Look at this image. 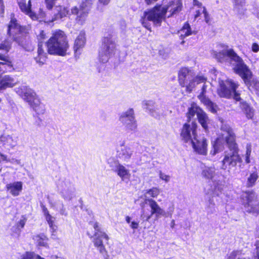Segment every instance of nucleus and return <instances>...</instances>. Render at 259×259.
<instances>
[{
	"label": "nucleus",
	"instance_id": "obj_48",
	"mask_svg": "<svg viewBox=\"0 0 259 259\" xmlns=\"http://www.w3.org/2000/svg\"><path fill=\"white\" fill-rule=\"evenodd\" d=\"M240 252L239 250L233 251L229 255L227 259H235L238 255H239Z\"/></svg>",
	"mask_w": 259,
	"mask_h": 259
},
{
	"label": "nucleus",
	"instance_id": "obj_24",
	"mask_svg": "<svg viewBox=\"0 0 259 259\" xmlns=\"http://www.w3.org/2000/svg\"><path fill=\"white\" fill-rule=\"evenodd\" d=\"M55 10V13L52 19L48 20H45V22L49 23L61 20L63 18L66 17L67 15L72 14L71 12L70 13H69V10L67 7L63 6H58L56 7Z\"/></svg>",
	"mask_w": 259,
	"mask_h": 259
},
{
	"label": "nucleus",
	"instance_id": "obj_14",
	"mask_svg": "<svg viewBox=\"0 0 259 259\" xmlns=\"http://www.w3.org/2000/svg\"><path fill=\"white\" fill-rule=\"evenodd\" d=\"M195 114L197 115L198 121L202 127L205 131H207L209 120L206 113L196 104H193L189 109L188 112V118L190 119L194 117Z\"/></svg>",
	"mask_w": 259,
	"mask_h": 259
},
{
	"label": "nucleus",
	"instance_id": "obj_23",
	"mask_svg": "<svg viewBox=\"0 0 259 259\" xmlns=\"http://www.w3.org/2000/svg\"><path fill=\"white\" fill-rule=\"evenodd\" d=\"M18 5L21 11L28 15L32 20L38 19V16L31 9V1L29 0L27 3L25 0H19Z\"/></svg>",
	"mask_w": 259,
	"mask_h": 259
},
{
	"label": "nucleus",
	"instance_id": "obj_8",
	"mask_svg": "<svg viewBox=\"0 0 259 259\" xmlns=\"http://www.w3.org/2000/svg\"><path fill=\"white\" fill-rule=\"evenodd\" d=\"M201 175L204 178L212 180V184L207 192V194L212 196H220L222 193L224 182L222 180L217 179L214 167H205L202 171Z\"/></svg>",
	"mask_w": 259,
	"mask_h": 259
},
{
	"label": "nucleus",
	"instance_id": "obj_9",
	"mask_svg": "<svg viewBox=\"0 0 259 259\" xmlns=\"http://www.w3.org/2000/svg\"><path fill=\"white\" fill-rule=\"evenodd\" d=\"M117 52L115 38L110 35L105 36L103 39L102 45L99 50V60L103 63H106Z\"/></svg>",
	"mask_w": 259,
	"mask_h": 259
},
{
	"label": "nucleus",
	"instance_id": "obj_62",
	"mask_svg": "<svg viewBox=\"0 0 259 259\" xmlns=\"http://www.w3.org/2000/svg\"><path fill=\"white\" fill-rule=\"evenodd\" d=\"M209 207H210L211 205H212V206H214V203H212V201H211V200L210 199L209 200Z\"/></svg>",
	"mask_w": 259,
	"mask_h": 259
},
{
	"label": "nucleus",
	"instance_id": "obj_60",
	"mask_svg": "<svg viewBox=\"0 0 259 259\" xmlns=\"http://www.w3.org/2000/svg\"><path fill=\"white\" fill-rule=\"evenodd\" d=\"M253 13L256 16V17L259 19V9H257L254 11Z\"/></svg>",
	"mask_w": 259,
	"mask_h": 259
},
{
	"label": "nucleus",
	"instance_id": "obj_16",
	"mask_svg": "<svg viewBox=\"0 0 259 259\" xmlns=\"http://www.w3.org/2000/svg\"><path fill=\"white\" fill-rule=\"evenodd\" d=\"M62 197L66 200H70L75 196V188L68 181H61L58 185Z\"/></svg>",
	"mask_w": 259,
	"mask_h": 259
},
{
	"label": "nucleus",
	"instance_id": "obj_45",
	"mask_svg": "<svg viewBox=\"0 0 259 259\" xmlns=\"http://www.w3.org/2000/svg\"><path fill=\"white\" fill-rule=\"evenodd\" d=\"M46 38V34L43 30L39 32V34L37 35V39L38 40V44H40Z\"/></svg>",
	"mask_w": 259,
	"mask_h": 259
},
{
	"label": "nucleus",
	"instance_id": "obj_27",
	"mask_svg": "<svg viewBox=\"0 0 259 259\" xmlns=\"http://www.w3.org/2000/svg\"><path fill=\"white\" fill-rule=\"evenodd\" d=\"M159 193L160 189L156 187H153L144 191L143 194L140 197L144 200L145 203L146 204L147 202L149 203V200H153L150 197L155 198Z\"/></svg>",
	"mask_w": 259,
	"mask_h": 259
},
{
	"label": "nucleus",
	"instance_id": "obj_29",
	"mask_svg": "<svg viewBox=\"0 0 259 259\" xmlns=\"http://www.w3.org/2000/svg\"><path fill=\"white\" fill-rule=\"evenodd\" d=\"M193 4L194 6H197L199 8V9L196 11V14L195 15V18H197L201 14H203L205 22L207 23H208L209 22V17L205 8L202 7V4L197 0H193Z\"/></svg>",
	"mask_w": 259,
	"mask_h": 259
},
{
	"label": "nucleus",
	"instance_id": "obj_7",
	"mask_svg": "<svg viewBox=\"0 0 259 259\" xmlns=\"http://www.w3.org/2000/svg\"><path fill=\"white\" fill-rule=\"evenodd\" d=\"M179 80L181 85L186 87L187 92L190 93L196 85L206 80V78L202 75L194 76V73L191 70L188 68H182L179 73Z\"/></svg>",
	"mask_w": 259,
	"mask_h": 259
},
{
	"label": "nucleus",
	"instance_id": "obj_6",
	"mask_svg": "<svg viewBox=\"0 0 259 259\" xmlns=\"http://www.w3.org/2000/svg\"><path fill=\"white\" fill-rule=\"evenodd\" d=\"M16 93L28 102L38 115L43 114L46 110L45 106L41 103L35 93L26 85H21L15 89Z\"/></svg>",
	"mask_w": 259,
	"mask_h": 259
},
{
	"label": "nucleus",
	"instance_id": "obj_10",
	"mask_svg": "<svg viewBox=\"0 0 259 259\" xmlns=\"http://www.w3.org/2000/svg\"><path fill=\"white\" fill-rule=\"evenodd\" d=\"M13 66L10 61L6 57L0 54V72L10 71ZM17 83V81L12 76L5 75L0 78V90H5L8 88H12Z\"/></svg>",
	"mask_w": 259,
	"mask_h": 259
},
{
	"label": "nucleus",
	"instance_id": "obj_61",
	"mask_svg": "<svg viewBox=\"0 0 259 259\" xmlns=\"http://www.w3.org/2000/svg\"><path fill=\"white\" fill-rule=\"evenodd\" d=\"M175 226V220H172L170 222V227L171 228H174Z\"/></svg>",
	"mask_w": 259,
	"mask_h": 259
},
{
	"label": "nucleus",
	"instance_id": "obj_21",
	"mask_svg": "<svg viewBox=\"0 0 259 259\" xmlns=\"http://www.w3.org/2000/svg\"><path fill=\"white\" fill-rule=\"evenodd\" d=\"M85 37L84 31H80L75 38L74 43L73 50L74 52V56L76 59L79 58L82 53V50L85 44Z\"/></svg>",
	"mask_w": 259,
	"mask_h": 259
},
{
	"label": "nucleus",
	"instance_id": "obj_42",
	"mask_svg": "<svg viewBox=\"0 0 259 259\" xmlns=\"http://www.w3.org/2000/svg\"><path fill=\"white\" fill-rule=\"evenodd\" d=\"M258 178V175L256 172H253L250 174L247 178V185L248 187L253 186Z\"/></svg>",
	"mask_w": 259,
	"mask_h": 259
},
{
	"label": "nucleus",
	"instance_id": "obj_64",
	"mask_svg": "<svg viewBox=\"0 0 259 259\" xmlns=\"http://www.w3.org/2000/svg\"><path fill=\"white\" fill-rule=\"evenodd\" d=\"M181 43H182V44H184V40H183V41H182V42H181Z\"/></svg>",
	"mask_w": 259,
	"mask_h": 259
},
{
	"label": "nucleus",
	"instance_id": "obj_63",
	"mask_svg": "<svg viewBox=\"0 0 259 259\" xmlns=\"http://www.w3.org/2000/svg\"><path fill=\"white\" fill-rule=\"evenodd\" d=\"M105 259H108V255H107V256L105 257Z\"/></svg>",
	"mask_w": 259,
	"mask_h": 259
},
{
	"label": "nucleus",
	"instance_id": "obj_51",
	"mask_svg": "<svg viewBox=\"0 0 259 259\" xmlns=\"http://www.w3.org/2000/svg\"><path fill=\"white\" fill-rule=\"evenodd\" d=\"M26 220L23 218L22 219H21L17 223V227L18 228L20 227L21 228H23L25 224Z\"/></svg>",
	"mask_w": 259,
	"mask_h": 259
},
{
	"label": "nucleus",
	"instance_id": "obj_37",
	"mask_svg": "<svg viewBox=\"0 0 259 259\" xmlns=\"http://www.w3.org/2000/svg\"><path fill=\"white\" fill-rule=\"evenodd\" d=\"M0 140L4 145H6L11 148L14 147L17 145V141L10 135L0 137Z\"/></svg>",
	"mask_w": 259,
	"mask_h": 259
},
{
	"label": "nucleus",
	"instance_id": "obj_19",
	"mask_svg": "<svg viewBox=\"0 0 259 259\" xmlns=\"http://www.w3.org/2000/svg\"><path fill=\"white\" fill-rule=\"evenodd\" d=\"M203 83H204V84L201 89V92L198 96V98L209 111L213 113H216L218 108L217 105L212 102L209 98L206 97V89L208 86L206 83V80Z\"/></svg>",
	"mask_w": 259,
	"mask_h": 259
},
{
	"label": "nucleus",
	"instance_id": "obj_56",
	"mask_svg": "<svg viewBox=\"0 0 259 259\" xmlns=\"http://www.w3.org/2000/svg\"><path fill=\"white\" fill-rule=\"evenodd\" d=\"M5 6L3 0H0V15L2 16L4 13Z\"/></svg>",
	"mask_w": 259,
	"mask_h": 259
},
{
	"label": "nucleus",
	"instance_id": "obj_50",
	"mask_svg": "<svg viewBox=\"0 0 259 259\" xmlns=\"http://www.w3.org/2000/svg\"><path fill=\"white\" fill-rule=\"evenodd\" d=\"M175 210L174 205L171 204L168 208L167 214L168 216L171 217Z\"/></svg>",
	"mask_w": 259,
	"mask_h": 259
},
{
	"label": "nucleus",
	"instance_id": "obj_35",
	"mask_svg": "<svg viewBox=\"0 0 259 259\" xmlns=\"http://www.w3.org/2000/svg\"><path fill=\"white\" fill-rule=\"evenodd\" d=\"M114 172L117 174L123 181H128L131 177L130 170L122 164L119 166Z\"/></svg>",
	"mask_w": 259,
	"mask_h": 259
},
{
	"label": "nucleus",
	"instance_id": "obj_59",
	"mask_svg": "<svg viewBox=\"0 0 259 259\" xmlns=\"http://www.w3.org/2000/svg\"><path fill=\"white\" fill-rule=\"evenodd\" d=\"M10 162L12 163H14V164H20V161L19 160H17V159H12V160H10Z\"/></svg>",
	"mask_w": 259,
	"mask_h": 259
},
{
	"label": "nucleus",
	"instance_id": "obj_32",
	"mask_svg": "<svg viewBox=\"0 0 259 259\" xmlns=\"http://www.w3.org/2000/svg\"><path fill=\"white\" fill-rule=\"evenodd\" d=\"M140 218L143 222H148L153 216L151 209L145 205V203L141 204Z\"/></svg>",
	"mask_w": 259,
	"mask_h": 259
},
{
	"label": "nucleus",
	"instance_id": "obj_5",
	"mask_svg": "<svg viewBox=\"0 0 259 259\" xmlns=\"http://www.w3.org/2000/svg\"><path fill=\"white\" fill-rule=\"evenodd\" d=\"M219 87L217 92L221 98L231 99L233 98L237 101L241 100L240 94L237 89L239 84L237 82L229 79L225 75H222L219 78Z\"/></svg>",
	"mask_w": 259,
	"mask_h": 259
},
{
	"label": "nucleus",
	"instance_id": "obj_40",
	"mask_svg": "<svg viewBox=\"0 0 259 259\" xmlns=\"http://www.w3.org/2000/svg\"><path fill=\"white\" fill-rule=\"evenodd\" d=\"M125 220L127 224L129 225V227L133 230L137 229L139 227V221L133 219V217L130 215H126L125 217Z\"/></svg>",
	"mask_w": 259,
	"mask_h": 259
},
{
	"label": "nucleus",
	"instance_id": "obj_20",
	"mask_svg": "<svg viewBox=\"0 0 259 259\" xmlns=\"http://www.w3.org/2000/svg\"><path fill=\"white\" fill-rule=\"evenodd\" d=\"M104 239L108 241L109 238L108 236L104 232H98L95 233V238L94 239V244L96 247L99 252L102 254H107V251L103 243L102 239Z\"/></svg>",
	"mask_w": 259,
	"mask_h": 259
},
{
	"label": "nucleus",
	"instance_id": "obj_18",
	"mask_svg": "<svg viewBox=\"0 0 259 259\" xmlns=\"http://www.w3.org/2000/svg\"><path fill=\"white\" fill-rule=\"evenodd\" d=\"M133 154L131 148L125 145V142H122L116 147V157L123 162L130 161Z\"/></svg>",
	"mask_w": 259,
	"mask_h": 259
},
{
	"label": "nucleus",
	"instance_id": "obj_39",
	"mask_svg": "<svg viewBox=\"0 0 259 259\" xmlns=\"http://www.w3.org/2000/svg\"><path fill=\"white\" fill-rule=\"evenodd\" d=\"M234 11L239 14H242L245 11L244 0H234Z\"/></svg>",
	"mask_w": 259,
	"mask_h": 259
},
{
	"label": "nucleus",
	"instance_id": "obj_2",
	"mask_svg": "<svg viewBox=\"0 0 259 259\" xmlns=\"http://www.w3.org/2000/svg\"><path fill=\"white\" fill-rule=\"evenodd\" d=\"M211 55L220 62L230 61L234 71L244 80L250 77L251 71L243 60L232 49H229L227 46L224 45H218L217 50L213 51Z\"/></svg>",
	"mask_w": 259,
	"mask_h": 259
},
{
	"label": "nucleus",
	"instance_id": "obj_38",
	"mask_svg": "<svg viewBox=\"0 0 259 259\" xmlns=\"http://www.w3.org/2000/svg\"><path fill=\"white\" fill-rule=\"evenodd\" d=\"M143 108L149 111L152 115L157 109L155 103L152 101H145L142 103Z\"/></svg>",
	"mask_w": 259,
	"mask_h": 259
},
{
	"label": "nucleus",
	"instance_id": "obj_46",
	"mask_svg": "<svg viewBox=\"0 0 259 259\" xmlns=\"http://www.w3.org/2000/svg\"><path fill=\"white\" fill-rule=\"evenodd\" d=\"M159 176L160 179L164 181L165 183H168L170 180V177L169 175H166L161 171L159 172Z\"/></svg>",
	"mask_w": 259,
	"mask_h": 259
},
{
	"label": "nucleus",
	"instance_id": "obj_15",
	"mask_svg": "<svg viewBox=\"0 0 259 259\" xmlns=\"http://www.w3.org/2000/svg\"><path fill=\"white\" fill-rule=\"evenodd\" d=\"M198 136L196 123L192 122L184 124L181 132V137L184 142L190 144Z\"/></svg>",
	"mask_w": 259,
	"mask_h": 259
},
{
	"label": "nucleus",
	"instance_id": "obj_1",
	"mask_svg": "<svg viewBox=\"0 0 259 259\" xmlns=\"http://www.w3.org/2000/svg\"><path fill=\"white\" fill-rule=\"evenodd\" d=\"M182 7L181 0H172L166 4L157 5L153 8L145 11L140 21L144 27L151 30V24L149 21L152 22L156 26H160L166 17H170L177 14L181 11Z\"/></svg>",
	"mask_w": 259,
	"mask_h": 259
},
{
	"label": "nucleus",
	"instance_id": "obj_30",
	"mask_svg": "<svg viewBox=\"0 0 259 259\" xmlns=\"http://www.w3.org/2000/svg\"><path fill=\"white\" fill-rule=\"evenodd\" d=\"M239 106L242 111L245 115L246 117L248 119L253 120L254 115V109L249 106L246 102L241 101Z\"/></svg>",
	"mask_w": 259,
	"mask_h": 259
},
{
	"label": "nucleus",
	"instance_id": "obj_11",
	"mask_svg": "<svg viewBox=\"0 0 259 259\" xmlns=\"http://www.w3.org/2000/svg\"><path fill=\"white\" fill-rule=\"evenodd\" d=\"M94 2V0H82L79 8L74 6L71 9L72 15L76 16L75 20L77 23L80 25L84 23Z\"/></svg>",
	"mask_w": 259,
	"mask_h": 259
},
{
	"label": "nucleus",
	"instance_id": "obj_41",
	"mask_svg": "<svg viewBox=\"0 0 259 259\" xmlns=\"http://www.w3.org/2000/svg\"><path fill=\"white\" fill-rule=\"evenodd\" d=\"M252 151V146L250 143H248L246 146L245 153L242 155L244 159L245 163L248 164L250 162V155Z\"/></svg>",
	"mask_w": 259,
	"mask_h": 259
},
{
	"label": "nucleus",
	"instance_id": "obj_54",
	"mask_svg": "<svg viewBox=\"0 0 259 259\" xmlns=\"http://www.w3.org/2000/svg\"><path fill=\"white\" fill-rule=\"evenodd\" d=\"M91 225L94 227L95 230V232H101L99 231V224L97 222H93L91 223Z\"/></svg>",
	"mask_w": 259,
	"mask_h": 259
},
{
	"label": "nucleus",
	"instance_id": "obj_49",
	"mask_svg": "<svg viewBox=\"0 0 259 259\" xmlns=\"http://www.w3.org/2000/svg\"><path fill=\"white\" fill-rule=\"evenodd\" d=\"M10 49V45L9 42H5V44L0 46V50H3L7 53Z\"/></svg>",
	"mask_w": 259,
	"mask_h": 259
},
{
	"label": "nucleus",
	"instance_id": "obj_33",
	"mask_svg": "<svg viewBox=\"0 0 259 259\" xmlns=\"http://www.w3.org/2000/svg\"><path fill=\"white\" fill-rule=\"evenodd\" d=\"M195 33V31L192 30L190 24L187 22L185 23L183 27L178 31L179 37L181 39H184L186 37Z\"/></svg>",
	"mask_w": 259,
	"mask_h": 259
},
{
	"label": "nucleus",
	"instance_id": "obj_43",
	"mask_svg": "<svg viewBox=\"0 0 259 259\" xmlns=\"http://www.w3.org/2000/svg\"><path fill=\"white\" fill-rule=\"evenodd\" d=\"M108 164L111 168V169L114 171L121 165L119 161L114 158H110L108 159Z\"/></svg>",
	"mask_w": 259,
	"mask_h": 259
},
{
	"label": "nucleus",
	"instance_id": "obj_52",
	"mask_svg": "<svg viewBox=\"0 0 259 259\" xmlns=\"http://www.w3.org/2000/svg\"><path fill=\"white\" fill-rule=\"evenodd\" d=\"M251 50L254 53H257L259 51V46L257 44L254 42L252 44Z\"/></svg>",
	"mask_w": 259,
	"mask_h": 259
},
{
	"label": "nucleus",
	"instance_id": "obj_57",
	"mask_svg": "<svg viewBox=\"0 0 259 259\" xmlns=\"http://www.w3.org/2000/svg\"><path fill=\"white\" fill-rule=\"evenodd\" d=\"M0 156H1V157L2 158V159H3V160L4 161H10V159H8L7 158V156H6V155H4V154H3L1 153V152H0Z\"/></svg>",
	"mask_w": 259,
	"mask_h": 259
},
{
	"label": "nucleus",
	"instance_id": "obj_36",
	"mask_svg": "<svg viewBox=\"0 0 259 259\" xmlns=\"http://www.w3.org/2000/svg\"><path fill=\"white\" fill-rule=\"evenodd\" d=\"M44 212L46 220L47 221L51 229L52 230L53 232H55L57 228V227L55 225V221L56 220L55 218L51 215L46 208L44 209Z\"/></svg>",
	"mask_w": 259,
	"mask_h": 259
},
{
	"label": "nucleus",
	"instance_id": "obj_58",
	"mask_svg": "<svg viewBox=\"0 0 259 259\" xmlns=\"http://www.w3.org/2000/svg\"><path fill=\"white\" fill-rule=\"evenodd\" d=\"M255 88L256 89V94L259 96V82H257L255 84Z\"/></svg>",
	"mask_w": 259,
	"mask_h": 259
},
{
	"label": "nucleus",
	"instance_id": "obj_3",
	"mask_svg": "<svg viewBox=\"0 0 259 259\" xmlns=\"http://www.w3.org/2000/svg\"><path fill=\"white\" fill-rule=\"evenodd\" d=\"M221 129L226 132V144L230 152H225L224 157L222 161L221 168L223 170L228 169L229 171L232 168L236 166L237 163L242 162V159L239 155L238 145L236 143V136L231 127L227 124L223 123Z\"/></svg>",
	"mask_w": 259,
	"mask_h": 259
},
{
	"label": "nucleus",
	"instance_id": "obj_55",
	"mask_svg": "<svg viewBox=\"0 0 259 259\" xmlns=\"http://www.w3.org/2000/svg\"><path fill=\"white\" fill-rule=\"evenodd\" d=\"M256 255L254 256V259H259V241H256L255 243Z\"/></svg>",
	"mask_w": 259,
	"mask_h": 259
},
{
	"label": "nucleus",
	"instance_id": "obj_4",
	"mask_svg": "<svg viewBox=\"0 0 259 259\" xmlns=\"http://www.w3.org/2000/svg\"><path fill=\"white\" fill-rule=\"evenodd\" d=\"M48 52L51 55L65 56L69 46L67 37L64 31L56 30L47 42Z\"/></svg>",
	"mask_w": 259,
	"mask_h": 259
},
{
	"label": "nucleus",
	"instance_id": "obj_17",
	"mask_svg": "<svg viewBox=\"0 0 259 259\" xmlns=\"http://www.w3.org/2000/svg\"><path fill=\"white\" fill-rule=\"evenodd\" d=\"M190 144L196 154L203 156L207 155L208 141L204 137L198 136Z\"/></svg>",
	"mask_w": 259,
	"mask_h": 259
},
{
	"label": "nucleus",
	"instance_id": "obj_34",
	"mask_svg": "<svg viewBox=\"0 0 259 259\" xmlns=\"http://www.w3.org/2000/svg\"><path fill=\"white\" fill-rule=\"evenodd\" d=\"M33 239L35 244L38 246H43L46 248L49 247L48 243V238L44 233L34 235Z\"/></svg>",
	"mask_w": 259,
	"mask_h": 259
},
{
	"label": "nucleus",
	"instance_id": "obj_25",
	"mask_svg": "<svg viewBox=\"0 0 259 259\" xmlns=\"http://www.w3.org/2000/svg\"><path fill=\"white\" fill-rule=\"evenodd\" d=\"M7 192L14 197L19 196L23 190V183L21 181H15L6 185Z\"/></svg>",
	"mask_w": 259,
	"mask_h": 259
},
{
	"label": "nucleus",
	"instance_id": "obj_26",
	"mask_svg": "<svg viewBox=\"0 0 259 259\" xmlns=\"http://www.w3.org/2000/svg\"><path fill=\"white\" fill-rule=\"evenodd\" d=\"M149 205L151 209L152 214L154 216L155 220H158L162 216L165 215V211L159 206L154 200H149Z\"/></svg>",
	"mask_w": 259,
	"mask_h": 259
},
{
	"label": "nucleus",
	"instance_id": "obj_47",
	"mask_svg": "<svg viewBox=\"0 0 259 259\" xmlns=\"http://www.w3.org/2000/svg\"><path fill=\"white\" fill-rule=\"evenodd\" d=\"M56 0H45L46 7L48 9H51L54 6Z\"/></svg>",
	"mask_w": 259,
	"mask_h": 259
},
{
	"label": "nucleus",
	"instance_id": "obj_13",
	"mask_svg": "<svg viewBox=\"0 0 259 259\" xmlns=\"http://www.w3.org/2000/svg\"><path fill=\"white\" fill-rule=\"evenodd\" d=\"M119 120L125 126L126 131L135 132L136 130L137 124L133 109H128L121 113L119 115Z\"/></svg>",
	"mask_w": 259,
	"mask_h": 259
},
{
	"label": "nucleus",
	"instance_id": "obj_53",
	"mask_svg": "<svg viewBox=\"0 0 259 259\" xmlns=\"http://www.w3.org/2000/svg\"><path fill=\"white\" fill-rule=\"evenodd\" d=\"M110 1V0H98V3H99V5H102L103 6H106L109 3ZM98 9H100L99 5H98Z\"/></svg>",
	"mask_w": 259,
	"mask_h": 259
},
{
	"label": "nucleus",
	"instance_id": "obj_28",
	"mask_svg": "<svg viewBox=\"0 0 259 259\" xmlns=\"http://www.w3.org/2000/svg\"><path fill=\"white\" fill-rule=\"evenodd\" d=\"M24 28L19 25L15 19L12 18L8 26V33L14 36L17 33H22Z\"/></svg>",
	"mask_w": 259,
	"mask_h": 259
},
{
	"label": "nucleus",
	"instance_id": "obj_22",
	"mask_svg": "<svg viewBox=\"0 0 259 259\" xmlns=\"http://www.w3.org/2000/svg\"><path fill=\"white\" fill-rule=\"evenodd\" d=\"M221 130H222L221 128ZM224 133L222 134V137L218 138L215 141L212 143V149L210 151L209 154L214 156L216 154L221 152L224 149L225 143H226V137L227 136L226 132L221 130Z\"/></svg>",
	"mask_w": 259,
	"mask_h": 259
},
{
	"label": "nucleus",
	"instance_id": "obj_12",
	"mask_svg": "<svg viewBox=\"0 0 259 259\" xmlns=\"http://www.w3.org/2000/svg\"><path fill=\"white\" fill-rule=\"evenodd\" d=\"M241 202L245 210L248 213L257 214L259 211L258 202L253 192H246L241 195Z\"/></svg>",
	"mask_w": 259,
	"mask_h": 259
},
{
	"label": "nucleus",
	"instance_id": "obj_31",
	"mask_svg": "<svg viewBox=\"0 0 259 259\" xmlns=\"http://www.w3.org/2000/svg\"><path fill=\"white\" fill-rule=\"evenodd\" d=\"M37 54V55L34 57V59L39 66H42L47 60V54L43 49L41 45H38Z\"/></svg>",
	"mask_w": 259,
	"mask_h": 259
},
{
	"label": "nucleus",
	"instance_id": "obj_44",
	"mask_svg": "<svg viewBox=\"0 0 259 259\" xmlns=\"http://www.w3.org/2000/svg\"><path fill=\"white\" fill-rule=\"evenodd\" d=\"M38 258H40V255L34 252L27 251L21 256V259H38Z\"/></svg>",
	"mask_w": 259,
	"mask_h": 259
}]
</instances>
